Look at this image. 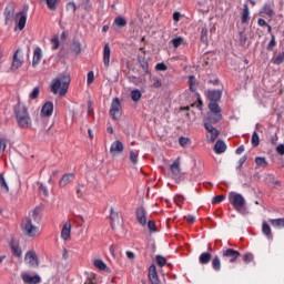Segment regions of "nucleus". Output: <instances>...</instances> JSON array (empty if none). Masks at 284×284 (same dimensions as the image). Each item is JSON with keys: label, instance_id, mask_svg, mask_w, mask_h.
I'll list each match as a JSON object with an SVG mask.
<instances>
[{"label": "nucleus", "instance_id": "f257e3e1", "mask_svg": "<svg viewBox=\"0 0 284 284\" xmlns=\"http://www.w3.org/2000/svg\"><path fill=\"white\" fill-rule=\"evenodd\" d=\"M69 88H70V77L68 75L55 78L51 82L52 94H59V97H65V94H68Z\"/></svg>", "mask_w": 284, "mask_h": 284}, {"label": "nucleus", "instance_id": "f03ea898", "mask_svg": "<svg viewBox=\"0 0 284 284\" xmlns=\"http://www.w3.org/2000/svg\"><path fill=\"white\" fill-rule=\"evenodd\" d=\"M16 120L19 128H32V119L30 118V113H28V109L24 105H18L16 109Z\"/></svg>", "mask_w": 284, "mask_h": 284}, {"label": "nucleus", "instance_id": "7ed1b4c3", "mask_svg": "<svg viewBox=\"0 0 284 284\" xmlns=\"http://www.w3.org/2000/svg\"><path fill=\"white\" fill-rule=\"evenodd\" d=\"M21 230L24 236H29V239H34L39 234V226L32 222V217H24L22 220Z\"/></svg>", "mask_w": 284, "mask_h": 284}, {"label": "nucleus", "instance_id": "20e7f679", "mask_svg": "<svg viewBox=\"0 0 284 284\" xmlns=\"http://www.w3.org/2000/svg\"><path fill=\"white\" fill-rule=\"evenodd\" d=\"M229 201L231 205H233L234 210L236 212H240V214H245V197L241 193L231 192L229 194Z\"/></svg>", "mask_w": 284, "mask_h": 284}, {"label": "nucleus", "instance_id": "39448f33", "mask_svg": "<svg viewBox=\"0 0 284 284\" xmlns=\"http://www.w3.org/2000/svg\"><path fill=\"white\" fill-rule=\"evenodd\" d=\"M109 114L113 121H119L121 116H123V106L121 105V100L119 98L112 100Z\"/></svg>", "mask_w": 284, "mask_h": 284}, {"label": "nucleus", "instance_id": "423d86ee", "mask_svg": "<svg viewBox=\"0 0 284 284\" xmlns=\"http://www.w3.org/2000/svg\"><path fill=\"white\" fill-rule=\"evenodd\" d=\"M23 65V55H21V50H17L13 54L12 58V63H11V72H17V70H19V68H21Z\"/></svg>", "mask_w": 284, "mask_h": 284}, {"label": "nucleus", "instance_id": "0eeeda50", "mask_svg": "<svg viewBox=\"0 0 284 284\" xmlns=\"http://www.w3.org/2000/svg\"><path fill=\"white\" fill-rule=\"evenodd\" d=\"M204 128L207 132L206 138H207L209 143H214V141L216 139H219V134H221V133L216 130V128H214L210 123H204Z\"/></svg>", "mask_w": 284, "mask_h": 284}, {"label": "nucleus", "instance_id": "6e6552de", "mask_svg": "<svg viewBox=\"0 0 284 284\" xmlns=\"http://www.w3.org/2000/svg\"><path fill=\"white\" fill-rule=\"evenodd\" d=\"M61 239L62 241H72V223L67 221L61 230Z\"/></svg>", "mask_w": 284, "mask_h": 284}, {"label": "nucleus", "instance_id": "1a4fd4ad", "mask_svg": "<svg viewBox=\"0 0 284 284\" xmlns=\"http://www.w3.org/2000/svg\"><path fill=\"white\" fill-rule=\"evenodd\" d=\"M24 263L30 265V267H39V258L37 257V253L34 251L27 252Z\"/></svg>", "mask_w": 284, "mask_h": 284}, {"label": "nucleus", "instance_id": "9d476101", "mask_svg": "<svg viewBox=\"0 0 284 284\" xmlns=\"http://www.w3.org/2000/svg\"><path fill=\"white\" fill-rule=\"evenodd\" d=\"M123 150H125L123 142L116 140L111 144L110 154L111 156H119V154H123Z\"/></svg>", "mask_w": 284, "mask_h": 284}, {"label": "nucleus", "instance_id": "9b49d317", "mask_svg": "<svg viewBox=\"0 0 284 284\" xmlns=\"http://www.w3.org/2000/svg\"><path fill=\"white\" fill-rule=\"evenodd\" d=\"M224 258H227L230 263H235L236 258L241 256V253L239 251H235L234 248H227L223 252Z\"/></svg>", "mask_w": 284, "mask_h": 284}, {"label": "nucleus", "instance_id": "f8f14e48", "mask_svg": "<svg viewBox=\"0 0 284 284\" xmlns=\"http://www.w3.org/2000/svg\"><path fill=\"white\" fill-rule=\"evenodd\" d=\"M149 281L151 284H161V280H159V273H156V265L154 264L149 267Z\"/></svg>", "mask_w": 284, "mask_h": 284}, {"label": "nucleus", "instance_id": "ddd939ff", "mask_svg": "<svg viewBox=\"0 0 284 284\" xmlns=\"http://www.w3.org/2000/svg\"><path fill=\"white\" fill-rule=\"evenodd\" d=\"M206 97H207V99H210L211 103H216V101H221V97H223V91L207 90Z\"/></svg>", "mask_w": 284, "mask_h": 284}, {"label": "nucleus", "instance_id": "4468645a", "mask_svg": "<svg viewBox=\"0 0 284 284\" xmlns=\"http://www.w3.org/2000/svg\"><path fill=\"white\" fill-rule=\"evenodd\" d=\"M170 172L172 179H179V176H181V164L179 163V160H175L170 165Z\"/></svg>", "mask_w": 284, "mask_h": 284}, {"label": "nucleus", "instance_id": "2eb2a0df", "mask_svg": "<svg viewBox=\"0 0 284 284\" xmlns=\"http://www.w3.org/2000/svg\"><path fill=\"white\" fill-rule=\"evenodd\" d=\"M43 59V51L41 48H36L33 51V59H32V68H37L39 63H41V60Z\"/></svg>", "mask_w": 284, "mask_h": 284}, {"label": "nucleus", "instance_id": "dca6fc26", "mask_svg": "<svg viewBox=\"0 0 284 284\" xmlns=\"http://www.w3.org/2000/svg\"><path fill=\"white\" fill-rule=\"evenodd\" d=\"M209 110L212 114H215V121H221L223 116L221 115V106L216 102H211L209 104Z\"/></svg>", "mask_w": 284, "mask_h": 284}, {"label": "nucleus", "instance_id": "f3484780", "mask_svg": "<svg viewBox=\"0 0 284 284\" xmlns=\"http://www.w3.org/2000/svg\"><path fill=\"white\" fill-rule=\"evenodd\" d=\"M136 219L140 225L148 224V217H146L145 209L143 206H140L136 209Z\"/></svg>", "mask_w": 284, "mask_h": 284}, {"label": "nucleus", "instance_id": "a211bd4d", "mask_svg": "<svg viewBox=\"0 0 284 284\" xmlns=\"http://www.w3.org/2000/svg\"><path fill=\"white\" fill-rule=\"evenodd\" d=\"M22 281H23V283H27V284H39V283H41V276H39V275L32 276L28 273H23Z\"/></svg>", "mask_w": 284, "mask_h": 284}, {"label": "nucleus", "instance_id": "6ab92c4d", "mask_svg": "<svg viewBox=\"0 0 284 284\" xmlns=\"http://www.w3.org/2000/svg\"><path fill=\"white\" fill-rule=\"evenodd\" d=\"M16 19L18 20V29L23 30V28H26V22L28 21V14L23 11L18 12Z\"/></svg>", "mask_w": 284, "mask_h": 284}, {"label": "nucleus", "instance_id": "aec40b11", "mask_svg": "<svg viewBox=\"0 0 284 284\" xmlns=\"http://www.w3.org/2000/svg\"><path fill=\"white\" fill-rule=\"evenodd\" d=\"M52 112H54V104L45 102L41 109V116H52Z\"/></svg>", "mask_w": 284, "mask_h": 284}, {"label": "nucleus", "instance_id": "412c9836", "mask_svg": "<svg viewBox=\"0 0 284 284\" xmlns=\"http://www.w3.org/2000/svg\"><path fill=\"white\" fill-rule=\"evenodd\" d=\"M112 54V50L110 49V43L104 44L103 49V63L105 68H110V57Z\"/></svg>", "mask_w": 284, "mask_h": 284}, {"label": "nucleus", "instance_id": "4be33fe9", "mask_svg": "<svg viewBox=\"0 0 284 284\" xmlns=\"http://www.w3.org/2000/svg\"><path fill=\"white\" fill-rule=\"evenodd\" d=\"M72 181H74V173H65L64 175H62L59 185L60 187H65L70 185Z\"/></svg>", "mask_w": 284, "mask_h": 284}, {"label": "nucleus", "instance_id": "5701e85b", "mask_svg": "<svg viewBox=\"0 0 284 284\" xmlns=\"http://www.w3.org/2000/svg\"><path fill=\"white\" fill-rule=\"evenodd\" d=\"M93 265L94 267L101 270L102 272H110V267H108V264H105V262H103V260L101 258L94 260Z\"/></svg>", "mask_w": 284, "mask_h": 284}, {"label": "nucleus", "instance_id": "b1692460", "mask_svg": "<svg viewBox=\"0 0 284 284\" xmlns=\"http://www.w3.org/2000/svg\"><path fill=\"white\" fill-rule=\"evenodd\" d=\"M225 150H227V145L223 140H219L214 146L215 154H223Z\"/></svg>", "mask_w": 284, "mask_h": 284}, {"label": "nucleus", "instance_id": "393cba45", "mask_svg": "<svg viewBox=\"0 0 284 284\" xmlns=\"http://www.w3.org/2000/svg\"><path fill=\"white\" fill-rule=\"evenodd\" d=\"M10 192V187L8 186V182L6 181V178L3 174H0V193L1 194H8Z\"/></svg>", "mask_w": 284, "mask_h": 284}, {"label": "nucleus", "instance_id": "a878e982", "mask_svg": "<svg viewBox=\"0 0 284 284\" xmlns=\"http://www.w3.org/2000/svg\"><path fill=\"white\" fill-rule=\"evenodd\" d=\"M4 17H6V23H8V21H12V18L14 17V7L13 6H9L6 8Z\"/></svg>", "mask_w": 284, "mask_h": 284}, {"label": "nucleus", "instance_id": "bb28decb", "mask_svg": "<svg viewBox=\"0 0 284 284\" xmlns=\"http://www.w3.org/2000/svg\"><path fill=\"white\" fill-rule=\"evenodd\" d=\"M241 21L242 23H247V21H250V7L247 4H244Z\"/></svg>", "mask_w": 284, "mask_h": 284}, {"label": "nucleus", "instance_id": "cd10ccee", "mask_svg": "<svg viewBox=\"0 0 284 284\" xmlns=\"http://www.w3.org/2000/svg\"><path fill=\"white\" fill-rule=\"evenodd\" d=\"M113 26H116V28H125L128 26V20L123 17H116L113 21Z\"/></svg>", "mask_w": 284, "mask_h": 284}, {"label": "nucleus", "instance_id": "c85d7f7f", "mask_svg": "<svg viewBox=\"0 0 284 284\" xmlns=\"http://www.w3.org/2000/svg\"><path fill=\"white\" fill-rule=\"evenodd\" d=\"M10 247H11L12 253L14 254V256L20 257L23 254V252L21 251V247H19V244H17V242L12 241L10 243Z\"/></svg>", "mask_w": 284, "mask_h": 284}, {"label": "nucleus", "instance_id": "c756f323", "mask_svg": "<svg viewBox=\"0 0 284 284\" xmlns=\"http://www.w3.org/2000/svg\"><path fill=\"white\" fill-rule=\"evenodd\" d=\"M262 232L265 236H267V239H270L272 241V239H273L272 229L270 227V224H267V222H264L262 224Z\"/></svg>", "mask_w": 284, "mask_h": 284}, {"label": "nucleus", "instance_id": "7c9ffc66", "mask_svg": "<svg viewBox=\"0 0 284 284\" xmlns=\"http://www.w3.org/2000/svg\"><path fill=\"white\" fill-rule=\"evenodd\" d=\"M29 219H31V221H34L36 223H39V221H41V210L39 209L33 210L30 213Z\"/></svg>", "mask_w": 284, "mask_h": 284}, {"label": "nucleus", "instance_id": "2f4dec72", "mask_svg": "<svg viewBox=\"0 0 284 284\" xmlns=\"http://www.w3.org/2000/svg\"><path fill=\"white\" fill-rule=\"evenodd\" d=\"M260 12L261 14H266L267 17H274V10L272 9L271 4H264Z\"/></svg>", "mask_w": 284, "mask_h": 284}, {"label": "nucleus", "instance_id": "473e14b6", "mask_svg": "<svg viewBox=\"0 0 284 284\" xmlns=\"http://www.w3.org/2000/svg\"><path fill=\"white\" fill-rule=\"evenodd\" d=\"M141 97H143V93H141V90L134 89V90L131 91V99L135 103L141 101Z\"/></svg>", "mask_w": 284, "mask_h": 284}, {"label": "nucleus", "instance_id": "72a5a7b5", "mask_svg": "<svg viewBox=\"0 0 284 284\" xmlns=\"http://www.w3.org/2000/svg\"><path fill=\"white\" fill-rule=\"evenodd\" d=\"M171 43L174 48H181V45H185V40L182 37H176L171 40Z\"/></svg>", "mask_w": 284, "mask_h": 284}, {"label": "nucleus", "instance_id": "f704fd0d", "mask_svg": "<svg viewBox=\"0 0 284 284\" xmlns=\"http://www.w3.org/2000/svg\"><path fill=\"white\" fill-rule=\"evenodd\" d=\"M210 261H212V254H210V253H202L200 255V263L202 265H207V263H210Z\"/></svg>", "mask_w": 284, "mask_h": 284}, {"label": "nucleus", "instance_id": "c9c22d12", "mask_svg": "<svg viewBox=\"0 0 284 284\" xmlns=\"http://www.w3.org/2000/svg\"><path fill=\"white\" fill-rule=\"evenodd\" d=\"M251 143L253 148H258L261 144V138L258 136V133L256 131L253 132Z\"/></svg>", "mask_w": 284, "mask_h": 284}, {"label": "nucleus", "instance_id": "e433bc0d", "mask_svg": "<svg viewBox=\"0 0 284 284\" xmlns=\"http://www.w3.org/2000/svg\"><path fill=\"white\" fill-rule=\"evenodd\" d=\"M270 223L273 227H284V219H275V220H270Z\"/></svg>", "mask_w": 284, "mask_h": 284}, {"label": "nucleus", "instance_id": "4c0bfd02", "mask_svg": "<svg viewBox=\"0 0 284 284\" xmlns=\"http://www.w3.org/2000/svg\"><path fill=\"white\" fill-rule=\"evenodd\" d=\"M255 165L257 168H266L267 166V160H265V158L257 156V158H255Z\"/></svg>", "mask_w": 284, "mask_h": 284}, {"label": "nucleus", "instance_id": "58836bf2", "mask_svg": "<svg viewBox=\"0 0 284 284\" xmlns=\"http://www.w3.org/2000/svg\"><path fill=\"white\" fill-rule=\"evenodd\" d=\"M219 121L221 120H216V114L214 113H207L206 115V122L204 123H210V125L214 124V123H219Z\"/></svg>", "mask_w": 284, "mask_h": 284}, {"label": "nucleus", "instance_id": "ea45409f", "mask_svg": "<svg viewBox=\"0 0 284 284\" xmlns=\"http://www.w3.org/2000/svg\"><path fill=\"white\" fill-rule=\"evenodd\" d=\"M7 148H8V140H6V138L0 135V154H3Z\"/></svg>", "mask_w": 284, "mask_h": 284}, {"label": "nucleus", "instance_id": "a19ab883", "mask_svg": "<svg viewBox=\"0 0 284 284\" xmlns=\"http://www.w3.org/2000/svg\"><path fill=\"white\" fill-rule=\"evenodd\" d=\"M71 50L72 52H74V54H81V42L79 41L73 42Z\"/></svg>", "mask_w": 284, "mask_h": 284}, {"label": "nucleus", "instance_id": "79ce46f5", "mask_svg": "<svg viewBox=\"0 0 284 284\" xmlns=\"http://www.w3.org/2000/svg\"><path fill=\"white\" fill-rule=\"evenodd\" d=\"M47 7L49 10H57V6L59 4V0H45Z\"/></svg>", "mask_w": 284, "mask_h": 284}, {"label": "nucleus", "instance_id": "37998d69", "mask_svg": "<svg viewBox=\"0 0 284 284\" xmlns=\"http://www.w3.org/2000/svg\"><path fill=\"white\" fill-rule=\"evenodd\" d=\"M213 270H215V272H220L221 271V258H219V256H215L213 258Z\"/></svg>", "mask_w": 284, "mask_h": 284}, {"label": "nucleus", "instance_id": "c03bdc74", "mask_svg": "<svg viewBox=\"0 0 284 284\" xmlns=\"http://www.w3.org/2000/svg\"><path fill=\"white\" fill-rule=\"evenodd\" d=\"M39 94H41V91L39 90V87H36L29 94V99L31 100L39 99Z\"/></svg>", "mask_w": 284, "mask_h": 284}, {"label": "nucleus", "instance_id": "a18cd8bd", "mask_svg": "<svg viewBox=\"0 0 284 284\" xmlns=\"http://www.w3.org/2000/svg\"><path fill=\"white\" fill-rule=\"evenodd\" d=\"M130 161L133 165H136V163H139V153L130 151Z\"/></svg>", "mask_w": 284, "mask_h": 284}, {"label": "nucleus", "instance_id": "49530a36", "mask_svg": "<svg viewBox=\"0 0 284 284\" xmlns=\"http://www.w3.org/2000/svg\"><path fill=\"white\" fill-rule=\"evenodd\" d=\"M174 202L176 203V205L181 206L183 205V203H185V197L181 194H178L174 197Z\"/></svg>", "mask_w": 284, "mask_h": 284}, {"label": "nucleus", "instance_id": "de8ad7c7", "mask_svg": "<svg viewBox=\"0 0 284 284\" xmlns=\"http://www.w3.org/2000/svg\"><path fill=\"white\" fill-rule=\"evenodd\" d=\"M51 43H52V50H59V45H60V42H59V37H53L51 39Z\"/></svg>", "mask_w": 284, "mask_h": 284}, {"label": "nucleus", "instance_id": "09e8293b", "mask_svg": "<svg viewBox=\"0 0 284 284\" xmlns=\"http://www.w3.org/2000/svg\"><path fill=\"white\" fill-rule=\"evenodd\" d=\"M179 143L182 148H187V145H190V139L181 136Z\"/></svg>", "mask_w": 284, "mask_h": 284}, {"label": "nucleus", "instance_id": "8fccbe9b", "mask_svg": "<svg viewBox=\"0 0 284 284\" xmlns=\"http://www.w3.org/2000/svg\"><path fill=\"white\" fill-rule=\"evenodd\" d=\"M156 263H158V265H160V267H163L165 265V263H168V260L165 257H163L162 255H158Z\"/></svg>", "mask_w": 284, "mask_h": 284}, {"label": "nucleus", "instance_id": "3c124183", "mask_svg": "<svg viewBox=\"0 0 284 284\" xmlns=\"http://www.w3.org/2000/svg\"><path fill=\"white\" fill-rule=\"evenodd\" d=\"M140 64L143 72L145 73L150 72L149 64H148V61H145V59L140 60Z\"/></svg>", "mask_w": 284, "mask_h": 284}, {"label": "nucleus", "instance_id": "603ef678", "mask_svg": "<svg viewBox=\"0 0 284 284\" xmlns=\"http://www.w3.org/2000/svg\"><path fill=\"white\" fill-rule=\"evenodd\" d=\"M84 284H97V276L94 274L89 275Z\"/></svg>", "mask_w": 284, "mask_h": 284}, {"label": "nucleus", "instance_id": "864d4df0", "mask_svg": "<svg viewBox=\"0 0 284 284\" xmlns=\"http://www.w3.org/2000/svg\"><path fill=\"white\" fill-rule=\"evenodd\" d=\"M223 201H225V195H216L213 197L212 203H223Z\"/></svg>", "mask_w": 284, "mask_h": 284}, {"label": "nucleus", "instance_id": "5fc2aeb1", "mask_svg": "<svg viewBox=\"0 0 284 284\" xmlns=\"http://www.w3.org/2000/svg\"><path fill=\"white\" fill-rule=\"evenodd\" d=\"M87 83L88 85H91V83H94V71H90L88 73Z\"/></svg>", "mask_w": 284, "mask_h": 284}, {"label": "nucleus", "instance_id": "6e6d98bb", "mask_svg": "<svg viewBox=\"0 0 284 284\" xmlns=\"http://www.w3.org/2000/svg\"><path fill=\"white\" fill-rule=\"evenodd\" d=\"M155 70L160 71V72H165V70H168V65H165V63L161 62V63H158L155 65Z\"/></svg>", "mask_w": 284, "mask_h": 284}, {"label": "nucleus", "instance_id": "4d7b16f0", "mask_svg": "<svg viewBox=\"0 0 284 284\" xmlns=\"http://www.w3.org/2000/svg\"><path fill=\"white\" fill-rule=\"evenodd\" d=\"M152 85H153V88H161V85H163V83L161 82V79H159V78H153L152 79Z\"/></svg>", "mask_w": 284, "mask_h": 284}, {"label": "nucleus", "instance_id": "13d9d810", "mask_svg": "<svg viewBox=\"0 0 284 284\" xmlns=\"http://www.w3.org/2000/svg\"><path fill=\"white\" fill-rule=\"evenodd\" d=\"M67 10H70L71 12L75 13L77 12V3L74 2H69L67 4Z\"/></svg>", "mask_w": 284, "mask_h": 284}, {"label": "nucleus", "instance_id": "bf43d9fd", "mask_svg": "<svg viewBox=\"0 0 284 284\" xmlns=\"http://www.w3.org/2000/svg\"><path fill=\"white\" fill-rule=\"evenodd\" d=\"M148 227H149L150 232H156V223H154V221H149Z\"/></svg>", "mask_w": 284, "mask_h": 284}, {"label": "nucleus", "instance_id": "052dcab7", "mask_svg": "<svg viewBox=\"0 0 284 284\" xmlns=\"http://www.w3.org/2000/svg\"><path fill=\"white\" fill-rule=\"evenodd\" d=\"M119 214L114 212V210L111 209V227L114 229V220L118 219Z\"/></svg>", "mask_w": 284, "mask_h": 284}, {"label": "nucleus", "instance_id": "680f3d73", "mask_svg": "<svg viewBox=\"0 0 284 284\" xmlns=\"http://www.w3.org/2000/svg\"><path fill=\"white\" fill-rule=\"evenodd\" d=\"M201 40L202 41H207V30L205 28H202Z\"/></svg>", "mask_w": 284, "mask_h": 284}, {"label": "nucleus", "instance_id": "e2e57ef3", "mask_svg": "<svg viewBox=\"0 0 284 284\" xmlns=\"http://www.w3.org/2000/svg\"><path fill=\"white\" fill-rule=\"evenodd\" d=\"M244 261L245 263H252L254 261V255L252 254L244 255Z\"/></svg>", "mask_w": 284, "mask_h": 284}, {"label": "nucleus", "instance_id": "0e129e2a", "mask_svg": "<svg viewBox=\"0 0 284 284\" xmlns=\"http://www.w3.org/2000/svg\"><path fill=\"white\" fill-rule=\"evenodd\" d=\"M277 154H281V156H284V144H280L276 148Z\"/></svg>", "mask_w": 284, "mask_h": 284}, {"label": "nucleus", "instance_id": "69168bd1", "mask_svg": "<svg viewBox=\"0 0 284 284\" xmlns=\"http://www.w3.org/2000/svg\"><path fill=\"white\" fill-rule=\"evenodd\" d=\"M39 190H40V192H42V193L44 194V196H48V194H49V192H48V186L41 184V185L39 186Z\"/></svg>", "mask_w": 284, "mask_h": 284}, {"label": "nucleus", "instance_id": "338daca9", "mask_svg": "<svg viewBox=\"0 0 284 284\" xmlns=\"http://www.w3.org/2000/svg\"><path fill=\"white\" fill-rule=\"evenodd\" d=\"M126 258H129L130 261H134L135 258L134 252L126 251Z\"/></svg>", "mask_w": 284, "mask_h": 284}, {"label": "nucleus", "instance_id": "774afa93", "mask_svg": "<svg viewBox=\"0 0 284 284\" xmlns=\"http://www.w3.org/2000/svg\"><path fill=\"white\" fill-rule=\"evenodd\" d=\"M257 24H258L261 28H263V26H267V22L265 21V19L260 18V19L257 20Z\"/></svg>", "mask_w": 284, "mask_h": 284}]
</instances>
